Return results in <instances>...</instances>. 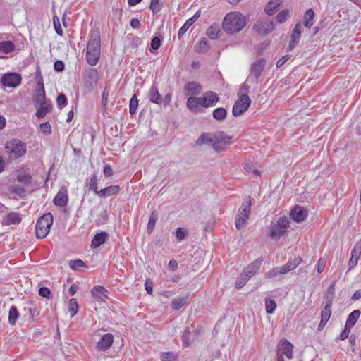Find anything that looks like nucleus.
Listing matches in <instances>:
<instances>
[{"mask_svg":"<svg viewBox=\"0 0 361 361\" xmlns=\"http://www.w3.org/2000/svg\"><path fill=\"white\" fill-rule=\"evenodd\" d=\"M108 238V234L106 232H101L96 234L92 240V247L97 248L104 243Z\"/></svg>","mask_w":361,"mask_h":361,"instance_id":"nucleus-30","label":"nucleus"},{"mask_svg":"<svg viewBox=\"0 0 361 361\" xmlns=\"http://www.w3.org/2000/svg\"><path fill=\"white\" fill-rule=\"evenodd\" d=\"M213 117L217 121H223L226 118L227 111L223 107H219L213 111Z\"/></svg>","mask_w":361,"mask_h":361,"instance_id":"nucleus-38","label":"nucleus"},{"mask_svg":"<svg viewBox=\"0 0 361 361\" xmlns=\"http://www.w3.org/2000/svg\"><path fill=\"white\" fill-rule=\"evenodd\" d=\"M334 291H335V285H334V283H332L329 287L327 292H326V295L327 301H329V300H331V304H332V301L334 298Z\"/></svg>","mask_w":361,"mask_h":361,"instance_id":"nucleus-52","label":"nucleus"},{"mask_svg":"<svg viewBox=\"0 0 361 361\" xmlns=\"http://www.w3.org/2000/svg\"><path fill=\"white\" fill-rule=\"evenodd\" d=\"M78 310V305L76 299L72 298L69 301L68 311L71 313V316L74 317Z\"/></svg>","mask_w":361,"mask_h":361,"instance_id":"nucleus-44","label":"nucleus"},{"mask_svg":"<svg viewBox=\"0 0 361 361\" xmlns=\"http://www.w3.org/2000/svg\"><path fill=\"white\" fill-rule=\"evenodd\" d=\"M53 224V215L48 212L39 217L36 224V237L38 239L44 238L49 233L50 228Z\"/></svg>","mask_w":361,"mask_h":361,"instance_id":"nucleus-5","label":"nucleus"},{"mask_svg":"<svg viewBox=\"0 0 361 361\" xmlns=\"http://www.w3.org/2000/svg\"><path fill=\"white\" fill-rule=\"evenodd\" d=\"M188 231L186 230H184L183 228L179 227L176 230V238L178 241L183 240L186 235V233Z\"/></svg>","mask_w":361,"mask_h":361,"instance_id":"nucleus-59","label":"nucleus"},{"mask_svg":"<svg viewBox=\"0 0 361 361\" xmlns=\"http://www.w3.org/2000/svg\"><path fill=\"white\" fill-rule=\"evenodd\" d=\"M245 170L248 173H253L257 176L259 175V171L252 168V164L251 162H247L244 165Z\"/></svg>","mask_w":361,"mask_h":361,"instance_id":"nucleus-60","label":"nucleus"},{"mask_svg":"<svg viewBox=\"0 0 361 361\" xmlns=\"http://www.w3.org/2000/svg\"><path fill=\"white\" fill-rule=\"evenodd\" d=\"M300 37V34L292 32L290 41L287 48L288 51H290L295 48V45L299 42Z\"/></svg>","mask_w":361,"mask_h":361,"instance_id":"nucleus-40","label":"nucleus"},{"mask_svg":"<svg viewBox=\"0 0 361 361\" xmlns=\"http://www.w3.org/2000/svg\"><path fill=\"white\" fill-rule=\"evenodd\" d=\"M17 180L25 185H29L31 183L32 177L29 174H19L17 176Z\"/></svg>","mask_w":361,"mask_h":361,"instance_id":"nucleus-48","label":"nucleus"},{"mask_svg":"<svg viewBox=\"0 0 361 361\" xmlns=\"http://www.w3.org/2000/svg\"><path fill=\"white\" fill-rule=\"evenodd\" d=\"M290 58V55L289 54H287V55H285L283 56H282L281 58H280L278 61L276 62V67L277 68H280L281 67L283 64H285L288 60Z\"/></svg>","mask_w":361,"mask_h":361,"instance_id":"nucleus-64","label":"nucleus"},{"mask_svg":"<svg viewBox=\"0 0 361 361\" xmlns=\"http://www.w3.org/2000/svg\"><path fill=\"white\" fill-rule=\"evenodd\" d=\"M360 255L352 250L351 252V257L348 262L349 269H353L355 267L357 263V261L360 258Z\"/></svg>","mask_w":361,"mask_h":361,"instance_id":"nucleus-47","label":"nucleus"},{"mask_svg":"<svg viewBox=\"0 0 361 361\" xmlns=\"http://www.w3.org/2000/svg\"><path fill=\"white\" fill-rule=\"evenodd\" d=\"M251 205L252 202L250 196L246 197L235 216V224L238 230H241L245 227L250 214Z\"/></svg>","mask_w":361,"mask_h":361,"instance_id":"nucleus-4","label":"nucleus"},{"mask_svg":"<svg viewBox=\"0 0 361 361\" xmlns=\"http://www.w3.org/2000/svg\"><path fill=\"white\" fill-rule=\"evenodd\" d=\"M266 60L263 58L256 60L251 66L250 73L246 79V82L258 84L259 78L264 70Z\"/></svg>","mask_w":361,"mask_h":361,"instance_id":"nucleus-8","label":"nucleus"},{"mask_svg":"<svg viewBox=\"0 0 361 361\" xmlns=\"http://www.w3.org/2000/svg\"><path fill=\"white\" fill-rule=\"evenodd\" d=\"M15 44L11 41H3L0 42V51L4 54H9L14 51Z\"/></svg>","mask_w":361,"mask_h":361,"instance_id":"nucleus-37","label":"nucleus"},{"mask_svg":"<svg viewBox=\"0 0 361 361\" xmlns=\"http://www.w3.org/2000/svg\"><path fill=\"white\" fill-rule=\"evenodd\" d=\"M251 104V99L246 94H243L239 96L238 99L235 102L232 114L234 116H239L244 114Z\"/></svg>","mask_w":361,"mask_h":361,"instance_id":"nucleus-10","label":"nucleus"},{"mask_svg":"<svg viewBox=\"0 0 361 361\" xmlns=\"http://www.w3.org/2000/svg\"><path fill=\"white\" fill-rule=\"evenodd\" d=\"M247 279H245V277L241 274L240 277H238L235 281V286L236 288H241L247 281Z\"/></svg>","mask_w":361,"mask_h":361,"instance_id":"nucleus-57","label":"nucleus"},{"mask_svg":"<svg viewBox=\"0 0 361 361\" xmlns=\"http://www.w3.org/2000/svg\"><path fill=\"white\" fill-rule=\"evenodd\" d=\"M214 133H203L201 134V135L197 140L196 144L198 145H211L212 147L213 142H214Z\"/></svg>","mask_w":361,"mask_h":361,"instance_id":"nucleus-27","label":"nucleus"},{"mask_svg":"<svg viewBox=\"0 0 361 361\" xmlns=\"http://www.w3.org/2000/svg\"><path fill=\"white\" fill-rule=\"evenodd\" d=\"M279 274H280V272H279V268L275 267V268L272 269L271 270L267 271L265 274V278L271 279V278L276 276Z\"/></svg>","mask_w":361,"mask_h":361,"instance_id":"nucleus-61","label":"nucleus"},{"mask_svg":"<svg viewBox=\"0 0 361 361\" xmlns=\"http://www.w3.org/2000/svg\"><path fill=\"white\" fill-rule=\"evenodd\" d=\"M149 99L152 102L161 104L162 103V97L159 93L158 88L155 85H153L149 90Z\"/></svg>","mask_w":361,"mask_h":361,"instance_id":"nucleus-31","label":"nucleus"},{"mask_svg":"<svg viewBox=\"0 0 361 361\" xmlns=\"http://www.w3.org/2000/svg\"><path fill=\"white\" fill-rule=\"evenodd\" d=\"M161 361H176V357L171 352H164L161 354Z\"/></svg>","mask_w":361,"mask_h":361,"instance_id":"nucleus-50","label":"nucleus"},{"mask_svg":"<svg viewBox=\"0 0 361 361\" xmlns=\"http://www.w3.org/2000/svg\"><path fill=\"white\" fill-rule=\"evenodd\" d=\"M149 7L154 14L159 13L160 11L159 0H151Z\"/></svg>","mask_w":361,"mask_h":361,"instance_id":"nucleus-55","label":"nucleus"},{"mask_svg":"<svg viewBox=\"0 0 361 361\" xmlns=\"http://www.w3.org/2000/svg\"><path fill=\"white\" fill-rule=\"evenodd\" d=\"M97 176L96 174L93 175L90 180L89 189L94 191L96 195L99 191L97 187Z\"/></svg>","mask_w":361,"mask_h":361,"instance_id":"nucleus-46","label":"nucleus"},{"mask_svg":"<svg viewBox=\"0 0 361 361\" xmlns=\"http://www.w3.org/2000/svg\"><path fill=\"white\" fill-rule=\"evenodd\" d=\"M331 306L332 304H331V300H329V301L326 302L324 307L322 310L321 320L318 326L319 330L322 329L330 319L331 315Z\"/></svg>","mask_w":361,"mask_h":361,"instance_id":"nucleus-17","label":"nucleus"},{"mask_svg":"<svg viewBox=\"0 0 361 361\" xmlns=\"http://www.w3.org/2000/svg\"><path fill=\"white\" fill-rule=\"evenodd\" d=\"M157 219H158L157 214H156L154 212H152L149 217L148 224H147V231L149 233L152 232V231L154 230L155 224H156Z\"/></svg>","mask_w":361,"mask_h":361,"instance_id":"nucleus-45","label":"nucleus"},{"mask_svg":"<svg viewBox=\"0 0 361 361\" xmlns=\"http://www.w3.org/2000/svg\"><path fill=\"white\" fill-rule=\"evenodd\" d=\"M68 201V190L66 186H62L54 198V204L59 207H64Z\"/></svg>","mask_w":361,"mask_h":361,"instance_id":"nucleus-14","label":"nucleus"},{"mask_svg":"<svg viewBox=\"0 0 361 361\" xmlns=\"http://www.w3.org/2000/svg\"><path fill=\"white\" fill-rule=\"evenodd\" d=\"M190 331L189 330L188 328H187L184 331L183 336H182V341H183L184 345H185V346H188L190 344Z\"/></svg>","mask_w":361,"mask_h":361,"instance_id":"nucleus-54","label":"nucleus"},{"mask_svg":"<svg viewBox=\"0 0 361 361\" xmlns=\"http://www.w3.org/2000/svg\"><path fill=\"white\" fill-rule=\"evenodd\" d=\"M34 101L37 104L51 102V101L46 100L45 90L42 78L40 80L37 82V90L34 98Z\"/></svg>","mask_w":361,"mask_h":361,"instance_id":"nucleus-20","label":"nucleus"},{"mask_svg":"<svg viewBox=\"0 0 361 361\" xmlns=\"http://www.w3.org/2000/svg\"><path fill=\"white\" fill-rule=\"evenodd\" d=\"M51 294L50 290L47 287H42L39 289V295L43 298H49Z\"/></svg>","mask_w":361,"mask_h":361,"instance_id":"nucleus-62","label":"nucleus"},{"mask_svg":"<svg viewBox=\"0 0 361 361\" xmlns=\"http://www.w3.org/2000/svg\"><path fill=\"white\" fill-rule=\"evenodd\" d=\"M278 348L281 355H286L288 359L293 357V345L288 340L281 339L279 343Z\"/></svg>","mask_w":361,"mask_h":361,"instance_id":"nucleus-18","label":"nucleus"},{"mask_svg":"<svg viewBox=\"0 0 361 361\" xmlns=\"http://www.w3.org/2000/svg\"><path fill=\"white\" fill-rule=\"evenodd\" d=\"M200 17V12H197L193 16L190 18L186 22L183 24V25L180 28L178 37L180 39L186 31L189 29V27L198 19Z\"/></svg>","mask_w":361,"mask_h":361,"instance_id":"nucleus-25","label":"nucleus"},{"mask_svg":"<svg viewBox=\"0 0 361 361\" xmlns=\"http://www.w3.org/2000/svg\"><path fill=\"white\" fill-rule=\"evenodd\" d=\"M38 107L37 108L36 116L39 118H42L45 116V115L50 112L52 109L51 102L42 103L41 104H37Z\"/></svg>","mask_w":361,"mask_h":361,"instance_id":"nucleus-29","label":"nucleus"},{"mask_svg":"<svg viewBox=\"0 0 361 361\" xmlns=\"http://www.w3.org/2000/svg\"><path fill=\"white\" fill-rule=\"evenodd\" d=\"M302 258L298 257L295 258L293 261H288L286 264L292 270L295 269L300 264Z\"/></svg>","mask_w":361,"mask_h":361,"instance_id":"nucleus-56","label":"nucleus"},{"mask_svg":"<svg viewBox=\"0 0 361 361\" xmlns=\"http://www.w3.org/2000/svg\"><path fill=\"white\" fill-rule=\"evenodd\" d=\"M262 259L258 258L254 262L250 263L243 271L242 274L245 277V279L249 280L252 276H254L259 269Z\"/></svg>","mask_w":361,"mask_h":361,"instance_id":"nucleus-15","label":"nucleus"},{"mask_svg":"<svg viewBox=\"0 0 361 361\" xmlns=\"http://www.w3.org/2000/svg\"><path fill=\"white\" fill-rule=\"evenodd\" d=\"M92 295L97 300L103 301L108 298V290L102 286H95L92 289Z\"/></svg>","mask_w":361,"mask_h":361,"instance_id":"nucleus-22","label":"nucleus"},{"mask_svg":"<svg viewBox=\"0 0 361 361\" xmlns=\"http://www.w3.org/2000/svg\"><path fill=\"white\" fill-rule=\"evenodd\" d=\"M282 1L283 0H270L265 6V13L269 16L274 14L282 4Z\"/></svg>","mask_w":361,"mask_h":361,"instance_id":"nucleus-28","label":"nucleus"},{"mask_svg":"<svg viewBox=\"0 0 361 361\" xmlns=\"http://www.w3.org/2000/svg\"><path fill=\"white\" fill-rule=\"evenodd\" d=\"M58 107L61 109L67 104V98L64 94H60L56 98Z\"/></svg>","mask_w":361,"mask_h":361,"instance_id":"nucleus-49","label":"nucleus"},{"mask_svg":"<svg viewBox=\"0 0 361 361\" xmlns=\"http://www.w3.org/2000/svg\"><path fill=\"white\" fill-rule=\"evenodd\" d=\"M98 80L99 74L97 69L88 68L85 70L83 86L86 92H91L96 88Z\"/></svg>","mask_w":361,"mask_h":361,"instance_id":"nucleus-7","label":"nucleus"},{"mask_svg":"<svg viewBox=\"0 0 361 361\" xmlns=\"http://www.w3.org/2000/svg\"><path fill=\"white\" fill-rule=\"evenodd\" d=\"M290 217L296 222L305 221L307 216V212L302 207L296 205L290 213Z\"/></svg>","mask_w":361,"mask_h":361,"instance_id":"nucleus-19","label":"nucleus"},{"mask_svg":"<svg viewBox=\"0 0 361 361\" xmlns=\"http://www.w3.org/2000/svg\"><path fill=\"white\" fill-rule=\"evenodd\" d=\"M21 80V75L16 73H5L1 76L0 80L4 86L8 87H16L18 86Z\"/></svg>","mask_w":361,"mask_h":361,"instance_id":"nucleus-12","label":"nucleus"},{"mask_svg":"<svg viewBox=\"0 0 361 361\" xmlns=\"http://www.w3.org/2000/svg\"><path fill=\"white\" fill-rule=\"evenodd\" d=\"M69 267L72 269H75L77 267H85V264L82 259L71 260L69 261Z\"/></svg>","mask_w":361,"mask_h":361,"instance_id":"nucleus-51","label":"nucleus"},{"mask_svg":"<svg viewBox=\"0 0 361 361\" xmlns=\"http://www.w3.org/2000/svg\"><path fill=\"white\" fill-rule=\"evenodd\" d=\"M277 307L276 302L274 300L271 298L265 299L266 312L268 314H272Z\"/></svg>","mask_w":361,"mask_h":361,"instance_id":"nucleus-41","label":"nucleus"},{"mask_svg":"<svg viewBox=\"0 0 361 361\" xmlns=\"http://www.w3.org/2000/svg\"><path fill=\"white\" fill-rule=\"evenodd\" d=\"M39 128L42 132L46 135H49L51 133V127L48 121L41 123Z\"/></svg>","mask_w":361,"mask_h":361,"instance_id":"nucleus-53","label":"nucleus"},{"mask_svg":"<svg viewBox=\"0 0 361 361\" xmlns=\"http://www.w3.org/2000/svg\"><path fill=\"white\" fill-rule=\"evenodd\" d=\"M351 329V327L348 326V325H345L343 331L341 332L340 335V339L341 340H345L349 336V332Z\"/></svg>","mask_w":361,"mask_h":361,"instance_id":"nucleus-63","label":"nucleus"},{"mask_svg":"<svg viewBox=\"0 0 361 361\" xmlns=\"http://www.w3.org/2000/svg\"><path fill=\"white\" fill-rule=\"evenodd\" d=\"M290 11L288 9H283L280 11L276 16V20L279 23L286 22L289 18Z\"/></svg>","mask_w":361,"mask_h":361,"instance_id":"nucleus-42","label":"nucleus"},{"mask_svg":"<svg viewBox=\"0 0 361 361\" xmlns=\"http://www.w3.org/2000/svg\"><path fill=\"white\" fill-rule=\"evenodd\" d=\"M245 25V17L239 12H230L227 13L222 23L224 30L229 35L239 32Z\"/></svg>","mask_w":361,"mask_h":361,"instance_id":"nucleus-3","label":"nucleus"},{"mask_svg":"<svg viewBox=\"0 0 361 361\" xmlns=\"http://www.w3.org/2000/svg\"><path fill=\"white\" fill-rule=\"evenodd\" d=\"M188 297L189 293H185L184 295L173 298L171 303L172 309L176 310H180L187 303Z\"/></svg>","mask_w":361,"mask_h":361,"instance_id":"nucleus-23","label":"nucleus"},{"mask_svg":"<svg viewBox=\"0 0 361 361\" xmlns=\"http://www.w3.org/2000/svg\"><path fill=\"white\" fill-rule=\"evenodd\" d=\"M254 29L261 35H267L274 29V25L271 20H261L254 24Z\"/></svg>","mask_w":361,"mask_h":361,"instance_id":"nucleus-13","label":"nucleus"},{"mask_svg":"<svg viewBox=\"0 0 361 361\" xmlns=\"http://www.w3.org/2000/svg\"><path fill=\"white\" fill-rule=\"evenodd\" d=\"M209 49V46L206 38H202L195 46V50L197 53H205Z\"/></svg>","mask_w":361,"mask_h":361,"instance_id":"nucleus-36","label":"nucleus"},{"mask_svg":"<svg viewBox=\"0 0 361 361\" xmlns=\"http://www.w3.org/2000/svg\"><path fill=\"white\" fill-rule=\"evenodd\" d=\"M9 157L11 159H18L24 155L26 152L25 144L22 142L20 140H13L6 147Z\"/></svg>","mask_w":361,"mask_h":361,"instance_id":"nucleus-9","label":"nucleus"},{"mask_svg":"<svg viewBox=\"0 0 361 361\" xmlns=\"http://www.w3.org/2000/svg\"><path fill=\"white\" fill-rule=\"evenodd\" d=\"M184 90L185 95L192 96L199 94L202 92V87L197 82H190L185 85Z\"/></svg>","mask_w":361,"mask_h":361,"instance_id":"nucleus-21","label":"nucleus"},{"mask_svg":"<svg viewBox=\"0 0 361 361\" xmlns=\"http://www.w3.org/2000/svg\"><path fill=\"white\" fill-rule=\"evenodd\" d=\"M101 53V37L98 29L90 32V39L87 46L86 60L88 64L94 66L99 62Z\"/></svg>","mask_w":361,"mask_h":361,"instance_id":"nucleus-2","label":"nucleus"},{"mask_svg":"<svg viewBox=\"0 0 361 361\" xmlns=\"http://www.w3.org/2000/svg\"><path fill=\"white\" fill-rule=\"evenodd\" d=\"M290 220L286 216L279 217L276 222L271 224L270 228V236L273 239H279L284 235L290 226Z\"/></svg>","mask_w":361,"mask_h":361,"instance_id":"nucleus-6","label":"nucleus"},{"mask_svg":"<svg viewBox=\"0 0 361 361\" xmlns=\"http://www.w3.org/2000/svg\"><path fill=\"white\" fill-rule=\"evenodd\" d=\"M20 317V313L17 307L14 305L10 307L8 312V323L11 326H15L17 319Z\"/></svg>","mask_w":361,"mask_h":361,"instance_id":"nucleus-32","label":"nucleus"},{"mask_svg":"<svg viewBox=\"0 0 361 361\" xmlns=\"http://www.w3.org/2000/svg\"><path fill=\"white\" fill-rule=\"evenodd\" d=\"M314 11L312 8L307 10L303 16L304 25L307 28L311 27L314 24Z\"/></svg>","mask_w":361,"mask_h":361,"instance_id":"nucleus-33","label":"nucleus"},{"mask_svg":"<svg viewBox=\"0 0 361 361\" xmlns=\"http://www.w3.org/2000/svg\"><path fill=\"white\" fill-rule=\"evenodd\" d=\"M206 34L210 39H216L221 36V30L218 25H211L207 28Z\"/></svg>","mask_w":361,"mask_h":361,"instance_id":"nucleus-34","label":"nucleus"},{"mask_svg":"<svg viewBox=\"0 0 361 361\" xmlns=\"http://www.w3.org/2000/svg\"><path fill=\"white\" fill-rule=\"evenodd\" d=\"M9 191L11 193H14L20 197H25L26 196L25 188L19 185H14L11 186Z\"/></svg>","mask_w":361,"mask_h":361,"instance_id":"nucleus-39","label":"nucleus"},{"mask_svg":"<svg viewBox=\"0 0 361 361\" xmlns=\"http://www.w3.org/2000/svg\"><path fill=\"white\" fill-rule=\"evenodd\" d=\"M361 312L359 310L353 311L348 315L345 324L352 328L355 324Z\"/></svg>","mask_w":361,"mask_h":361,"instance_id":"nucleus-35","label":"nucleus"},{"mask_svg":"<svg viewBox=\"0 0 361 361\" xmlns=\"http://www.w3.org/2000/svg\"><path fill=\"white\" fill-rule=\"evenodd\" d=\"M231 138V137L227 135L223 131L215 132L212 148L216 152L223 151L226 145L231 144L230 140Z\"/></svg>","mask_w":361,"mask_h":361,"instance_id":"nucleus-11","label":"nucleus"},{"mask_svg":"<svg viewBox=\"0 0 361 361\" xmlns=\"http://www.w3.org/2000/svg\"><path fill=\"white\" fill-rule=\"evenodd\" d=\"M218 94L213 91L206 92L202 97H190L187 99V107L195 114L203 111V108H209L215 106L219 102Z\"/></svg>","mask_w":361,"mask_h":361,"instance_id":"nucleus-1","label":"nucleus"},{"mask_svg":"<svg viewBox=\"0 0 361 361\" xmlns=\"http://www.w3.org/2000/svg\"><path fill=\"white\" fill-rule=\"evenodd\" d=\"M138 106V100L137 99L136 94H134L130 100L129 104V112L131 115L135 114L137 109Z\"/></svg>","mask_w":361,"mask_h":361,"instance_id":"nucleus-43","label":"nucleus"},{"mask_svg":"<svg viewBox=\"0 0 361 361\" xmlns=\"http://www.w3.org/2000/svg\"><path fill=\"white\" fill-rule=\"evenodd\" d=\"M120 190L119 185H114L106 187L100 190L97 192V195L100 197H106L117 194Z\"/></svg>","mask_w":361,"mask_h":361,"instance_id":"nucleus-26","label":"nucleus"},{"mask_svg":"<svg viewBox=\"0 0 361 361\" xmlns=\"http://www.w3.org/2000/svg\"><path fill=\"white\" fill-rule=\"evenodd\" d=\"M161 39L159 37H154L151 41V48L157 50L161 46Z\"/></svg>","mask_w":361,"mask_h":361,"instance_id":"nucleus-58","label":"nucleus"},{"mask_svg":"<svg viewBox=\"0 0 361 361\" xmlns=\"http://www.w3.org/2000/svg\"><path fill=\"white\" fill-rule=\"evenodd\" d=\"M21 221V217L19 213L10 212L3 219V224L5 225H17Z\"/></svg>","mask_w":361,"mask_h":361,"instance_id":"nucleus-24","label":"nucleus"},{"mask_svg":"<svg viewBox=\"0 0 361 361\" xmlns=\"http://www.w3.org/2000/svg\"><path fill=\"white\" fill-rule=\"evenodd\" d=\"M114 339V336L111 334H104L97 343V349L99 351L107 350L111 347Z\"/></svg>","mask_w":361,"mask_h":361,"instance_id":"nucleus-16","label":"nucleus"}]
</instances>
